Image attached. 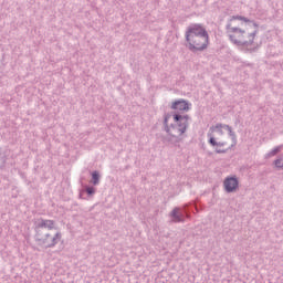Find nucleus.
<instances>
[{"mask_svg": "<svg viewBox=\"0 0 283 283\" xmlns=\"http://www.w3.org/2000/svg\"><path fill=\"white\" fill-rule=\"evenodd\" d=\"M226 32L231 43L240 48H249L258 36V24L249 18L232 15L226 24Z\"/></svg>", "mask_w": 283, "mask_h": 283, "instance_id": "1", "label": "nucleus"}, {"mask_svg": "<svg viewBox=\"0 0 283 283\" xmlns=\"http://www.w3.org/2000/svg\"><path fill=\"white\" fill-rule=\"evenodd\" d=\"M35 242L45 249H53L59 242L63 234L61 231H55L56 221L50 219L40 218L35 221Z\"/></svg>", "mask_w": 283, "mask_h": 283, "instance_id": "2", "label": "nucleus"}, {"mask_svg": "<svg viewBox=\"0 0 283 283\" xmlns=\"http://www.w3.org/2000/svg\"><path fill=\"white\" fill-rule=\"evenodd\" d=\"M209 144L212 147H235V133L231 128V126L226 124H217L216 126H211L208 132Z\"/></svg>", "mask_w": 283, "mask_h": 283, "instance_id": "3", "label": "nucleus"}, {"mask_svg": "<svg viewBox=\"0 0 283 283\" xmlns=\"http://www.w3.org/2000/svg\"><path fill=\"white\" fill-rule=\"evenodd\" d=\"M186 42L190 52H203L209 48V32L202 24H190L186 30Z\"/></svg>", "mask_w": 283, "mask_h": 283, "instance_id": "4", "label": "nucleus"}, {"mask_svg": "<svg viewBox=\"0 0 283 283\" xmlns=\"http://www.w3.org/2000/svg\"><path fill=\"white\" fill-rule=\"evenodd\" d=\"M189 129V115L165 114L164 116V132L174 138L175 143L180 140V136Z\"/></svg>", "mask_w": 283, "mask_h": 283, "instance_id": "5", "label": "nucleus"}, {"mask_svg": "<svg viewBox=\"0 0 283 283\" xmlns=\"http://www.w3.org/2000/svg\"><path fill=\"white\" fill-rule=\"evenodd\" d=\"M240 182L235 177H227L223 181L224 190L227 193H233L239 187Z\"/></svg>", "mask_w": 283, "mask_h": 283, "instance_id": "6", "label": "nucleus"}, {"mask_svg": "<svg viewBox=\"0 0 283 283\" xmlns=\"http://www.w3.org/2000/svg\"><path fill=\"white\" fill-rule=\"evenodd\" d=\"M169 217L171 218V222H185V213H182V209L179 207H175L169 213Z\"/></svg>", "mask_w": 283, "mask_h": 283, "instance_id": "7", "label": "nucleus"}, {"mask_svg": "<svg viewBox=\"0 0 283 283\" xmlns=\"http://www.w3.org/2000/svg\"><path fill=\"white\" fill-rule=\"evenodd\" d=\"M171 109L177 112H189V103L185 99H178L171 104Z\"/></svg>", "mask_w": 283, "mask_h": 283, "instance_id": "8", "label": "nucleus"}, {"mask_svg": "<svg viewBox=\"0 0 283 283\" xmlns=\"http://www.w3.org/2000/svg\"><path fill=\"white\" fill-rule=\"evenodd\" d=\"M283 149V145L276 146L274 149H272L270 153H268L265 155V158H273V156H277V154H280V151H282Z\"/></svg>", "mask_w": 283, "mask_h": 283, "instance_id": "9", "label": "nucleus"}, {"mask_svg": "<svg viewBox=\"0 0 283 283\" xmlns=\"http://www.w3.org/2000/svg\"><path fill=\"white\" fill-rule=\"evenodd\" d=\"M92 180H93V185L95 186L101 182V175L98 174V171L92 172Z\"/></svg>", "mask_w": 283, "mask_h": 283, "instance_id": "10", "label": "nucleus"}, {"mask_svg": "<svg viewBox=\"0 0 283 283\" xmlns=\"http://www.w3.org/2000/svg\"><path fill=\"white\" fill-rule=\"evenodd\" d=\"M274 166L276 169H283V154L274 160Z\"/></svg>", "mask_w": 283, "mask_h": 283, "instance_id": "11", "label": "nucleus"}, {"mask_svg": "<svg viewBox=\"0 0 283 283\" xmlns=\"http://www.w3.org/2000/svg\"><path fill=\"white\" fill-rule=\"evenodd\" d=\"M86 193L88 196H94L96 193V189L94 187H87L86 188Z\"/></svg>", "mask_w": 283, "mask_h": 283, "instance_id": "12", "label": "nucleus"}, {"mask_svg": "<svg viewBox=\"0 0 283 283\" xmlns=\"http://www.w3.org/2000/svg\"><path fill=\"white\" fill-rule=\"evenodd\" d=\"M3 165H6V156H3V155L0 153V169H1V167H3Z\"/></svg>", "mask_w": 283, "mask_h": 283, "instance_id": "13", "label": "nucleus"}, {"mask_svg": "<svg viewBox=\"0 0 283 283\" xmlns=\"http://www.w3.org/2000/svg\"><path fill=\"white\" fill-rule=\"evenodd\" d=\"M227 150H222V149H217V154H226Z\"/></svg>", "mask_w": 283, "mask_h": 283, "instance_id": "14", "label": "nucleus"}]
</instances>
